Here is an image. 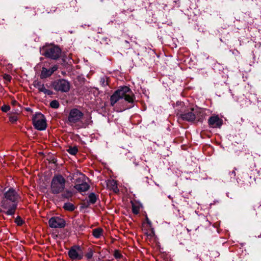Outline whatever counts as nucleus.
<instances>
[{
    "instance_id": "obj_1",
    "label": "nucleus",
    "mask_w": 261,
    "mask_h": 261,
    "mask_svg": "<svg viewBox=\"0 0 261 261\" xmlns=\"http://www.w3.org/2000/svg\"><path fill=\"white\" fill-rule=\"evenodd\" d=\"M19 199V195L13 188H9L5 192L1 206L6 210L5 213L7 215H13L15 214Z\"/></svg>"
},
{
    "instance_id": "obj_2",
    "label": "nucleus",
    "mask_w": 261,
    "mask_h": 261,
    "mask_svg": "<svg viewBox=\"0 0 261 261\" xmlns=\"http://www.w3.org/2000/svg\"><path fill=\"white\" fill-rule=\"evenodd\" d=\"M207 111L206 109L195 107L187 109L184 112L178 111L176 113V115L184 121L202 122L207 115Z\"/></svg>"
},
{
    "instance_id": "obj_3",
    "label": "nucleus",
    "mask_w": 261,
    "mask_h": 261,
    "mask_svg": "<svg viewBox=\"0 0 261 261\" xmlns=\"http://www.w3.org/2000/svg\"><path fill=\"white\" fill-rule=\"evenodd\" d=\"M84 113L80 110L74 108L71 109L68 117V123L77 129L86 128L90 124V119L84 120Z\"/></svg>"
},
{
    "instance_id": "obj_4",
    "label": "nucleus",
    "mask_w": 261,
    "mask_h": 261,
    "mask_svg": "<svg viewBox=\"0 0 261 261\" xmlns=\"http://www.w3.org/2000/svg\"><path fill=\"white\" fill-rule=\"evenodd\" d=\"M67 180L61 174H55L50 182V190L53 194H59L66 189Z\"/></svg>"
},
{
    "instance_id": "obj_5",
    "label": "nucleus",
    "mask_w": 261,
    "mask_h": 261,
    "mask_svg": "<svg viewBox=\"0 0 261 261\" xmlns=\"http://www.w3.org/2000/svg\"><path fill=\"white\" fill-rule=\"evenodd\" d=\"M42 54L45 57L53 59H58L61 54V50L57 46H48L42 49Z\"/></svg>"
},
{
    "instance_id": "obj_6",
    "label": "nucleus",
    "mask_w": 261,
    "mask_h": 261,
    "mask_svg": "<svg viewBox=\"0 0 261 261\" xmlns=\"http://www.w3.org/2000/svg\"><path fill=\"white\" fill-rule=\"evenodd\" d=\"M55 90L61 92H67L70 89V83L67 80L59 79L55 81L53 83Z\"/></svg>"
},
{
    "instance_id": "obj_7",
    "label": "nucleus",
    "mask_w": 261,
    "mask_h": 261,
    "mask_svg": "<svg viewBox=\"0 0 261 261\" xmlns=\"http://www.w3.org/2000/svg\"><path fill=\"white\" fill-rule=\"evenodd\" d=\"M33 123L35 128L39 130L45 129L46 121L44 116L41 113H36L33 117Z\"/></svg>"
},
{
    "instance_id": "obj_8",
    "label": "nucleus",
    "mask_w": 261,
    "mask_h": 261,
    "mask_svg": "<svg viewBox=\"0 0 261 261\" xmlns=\"http://www.w3.org/2000/svg\"><path fill=\"white\" fill-rule=\"evenodd\" d=\"M121 98H124L125 101L129 103H133L135 99V96L130 89L124 86L117 90Z\"/></svg>"
},
{
    "instance_id": "obj_9",
    "label": "nucleus",
    "mask_w": 261,
    "mask_h": 261,
    "mask_svg": "<svg viewBox=\"0 0 261 261\" xmlns=\"http://www.w3.org/2000/svg\"><path fill=\"white\" fill-rule=\"evenodd\" d=\"M68 255L72 260H81L84 256V253L82 248L79 246L72 247L68 251Z\"/></svg>"
},
{
    "instance_id": "obj_10",
    "label": "nucleus",
    "mask_w": 261,
    "mask_h": 261,
    "mask_svg": "<svg viewBox=\"0 0 261 261\" xmlns=\"http://www.w3.org/2000/svg\"><path fill=\"white\" fill-rule=\"evenodd\" d=\"M80 176L76 179L74 188L80 192L87 191L89 188V185L85 181V176L81 173H79Z\"/></svg>"
},
{
    "instance_id": "obj_11",
    "label": "nucleus",
    "mask_w": 261,
    "mask_h": 261,
    "mask_svg": "<svg viewBox=\"0 0 261 261\" xmlns=\"http://www.w3.org/2000/svg\"><path fill=\"white\" fill-rule=\"evenodd\" d=\"M49 226L51 228H62L65 226V222L64 219L59 217L51 218L48 221Z\"/></svg>"
},
{
    "instance_id": "obj_12",
    "label": "nucleus",
    "mask_w": 261,
    "mask_h": 261,
    "mask_svg": "<svg viewBox=\"0 0 261 261\" xmlns=\"http://www.w3.org/2000/svg\"><path fill=\"white\" fill-rule=\"evenodd\" d=\"M223 120L217 115L212 116L208 120V125L212 128H220L223 124Z\"/></svg>"
},
{
    "instance_id": "obj_13",
    "label": "nucleus",
    "mask_w": 261,
    "mask_h": 261,
    "mask_svg": "<svg viewBox=\"0 0 261 261\" xmlns=\"http://www.w3.org/2000/svg\"><path fill=\"white\" fill-rule=\"evenodd\" d=\"M34 86L40 92H43L45 94L50 95L52 93L51 91L46 89L44 85L42 84L41 82L35 81L34 83Z\"/></svg>"
},
{
    "instance_id": "obj_14",
    "label": "nucleus",
    "mask_w": 261,
    "mask_h": 261,
    "mask_svg": "<svg viewBox=\"0 0 261 261\" xmlns=\"http://www.w3.org/2000/svg\"><path fill=\"white\" fill-rule=\"evenodd\" d=\"M142 230L143 233L148 237L152 238L154 235V232L152 227H148L145 224H142Z\"/></svg>"
},
{
    "instance_id": "obj_15",
    "label": "nucleus",
    "mask_w": 261,
    "mask_h": 261,
    "mask_svg": "<svg viewBox=\"0 0 261 261\" xmlns=\"http://www.w3.org/2000/svg\"><path fill=\"white\" fill-rule=\"evenodd\" d=\"M132 211L134 214L137 215L139 213L141 204L138 202H132Z\"/></svg>"
},
{
    "instance_id": "obj_16",
    "label": "nucleus",
    "mask_w": 261,
    "mask_h": 261,
    "mask_svg": "<svg viewBox=\"0 0 261 261\" xmlns=\"http://www.w3.org/2000/svg\"><path fill=\"white\" fill-rule=\"evenodd\" d=\"M121 98L118 93V92L116 90L111 97L110 100L111 105L112 106H114V105Z\"/></svg>"
},
{
    "instance_id": "obj_17",
    "label": "nucleus",
    "mask_w": 261,
    "mask_h": 261,
    "mask_svg": "<svg viewBox=\"0 0 261 261\" xmlns=\"http://www.w3.org/2000/svg\"><path fill=\"white\" fill-rule=\"evenodd\" d=\"M53 73H51L50 69H48L46 68L43 67L41 71V77L42 79L46 78L50 76Z\"/></svg>"
},
{
    "instance_id": "obj_18",
    "label": "nucleus",
    "mask_w": 261,
    "mask_h": 261,
    "mask_svg": "<svg viewBox=\"0 0 261 261\" xmlns=\"http://www.w3.org/2000/svg\"><path fill=\"white\" fill-rule=\"evenodd\" d=\"M103 234V229L101 228H96L93 230L92 234L97 239L100 238Z\"/></svg>"
},
{
    "instance_id": "obj_19",
    "label": "nucleus",
    "mask_w": 261,
    "mask_h": 261,
    "mask_svg": "<svg viewBox=\"0 0 261 261\" xmlns=\"http://www.w3.org/2000/svg\"><path fill=\"white\" fill-rule=\"evenodd\" d=\"M62 193V197L64 198L69 199L73 196V192L69 190H64Z\"/></svg>"
},
{
    "instance_id": "obj_20",
    "label": "nucleus",
    "mask_w": 261,
    "mask_h": 261,
    "mask_svg": "<svg viewBox=\"0 0 261 261\" xmlns=\"http://www.w3.org/2000/svg\"><path fill=\"white\" fill-rule=\"evenodd\" d=\"M63 207L65 210L72 211L74 210L75 207L73 204L70 202H67L64 204Z\"/></svg>"
},
{
    "instance_id": "obj_21",
    "label": "nucleus",
    "mask_w": 261,
    "mask_h": 261,
    "mask_svg": "<svg viewBox=\"0 0 261 261\" xmlns=\"http://www.w3.org/2000/svg\"><path fill=\"white\" fill-rule=\"evenodd\" d=\"M88 199L90 203L93 204L96 202V197L94 193H90L88 196Z\"/></svg>"
},
{
    "instance_id": "obj_22",
    "label": "nucleus",
    "mask_w": 261,
    "mask_h": 261,
    "mask_svg": "<svg viewBox=\"0 0 261 261\" xmlns=\"http://www.w3.org/2000/svg\"><path fill=\"white\" fill-rule=\"evenodd\" d=\"M50 106L52 108L57 109L59 107L60 104L57 100H54L50 102Z\"/></svg>"
},
{
    "instance_id": "obj_23",
    "label": "nucleus",
    "mask_w": 261,
    "mask_h": 261,
    "mask_svg": "<svg viewBox=\"0 0 261 261\" xmlns=\"http://www.w3.org/2000/svg\"><path fill=\"white\" fill-rule=\"evenodd\" d=\"M67 151L70 154L75 155L77 152L78 149L76 147H70Z\"/></svg>"
},
{
    "instance_id": "obj_24",
    "label": "nucleus",
    "mask_w": 261,
    "mask_h": 261,
    "mask_svg": "<svg viewBox=\"0 0 261 261\" xmlns=\"http://www.w3.org/2000/svg\"><path fill=\"white\" fill-rule=\"evenodd\" d=\"M114 255L116 258H121L122 257V255L121 252L118 250H115L114 252Z\"/></svg>"
},
{
    "instance_id": "obj_25",
    "label": "nucleus",
    "mask_w": 261,
    "mask_h": 261,
    "mask_svg": "<svg viewBox=\"0 0 261 261\" xmlns=\"http://www.w3.org/2000/svg\"><path fill=\"white\" fill-rule=\"evenodd\" d=\"M146 223H143V224H145V226L148 227H152V223L149 220L148 218L147 217H146Z\"/></svg>"
},
{
    "instance_id": "obj_26",
    "label": "nucleus",
    "mask_w": 261,
    "mask_h": 261,
    "mask_svg": "<svg viewBox=\"0 0 261 261\" xmlns=\"http://www.w3.org/2000/svg\"><path fill=\"white\" fill-rule=\"evenodd\" d=\"M10 109V107L8 105H4L2 107V110L4 112H7L8 111H9Z\"/></svg>"
},
{
    "instance_id": "obj_27",
    "label": "nucleus",
    "mask_w": 261,
    "mask_h": 261,
    "mask_svg": "<svg viewBox=\"0 0 261 261\" xmlns=\"http://www.w3.org/2000/svg\"><path fill=\"white\" fill-rule=\"evenodd\" d=\"M15 222L18 225H21L23 224V221L20 217H17L15 219Z\"/></svg>"
},
{
    "instance_id": "obj_28",
    "label": "nucleus",
    "mask_w": 261,
    "mask_h": 261,
    "mask_svg": "<svg viewBox=\"0 0 261 261\" xmlns=\"http://www.w3.org/2000/svg\"><path fill=\"white\" fill-rule=\"evenodd\" d=\"M4 79L7 82H9L11 81L12 77L10 75L5 74L4 75Z\"/></svg>"
},
{
    "instance_id": "obj_29",
    "label": "nucleus",
    "mask_w": 261,
    "mask_h": 261,
    "mask_svg": "<svg viewBox=\"0 0 261 261\" xmlns=\"http://www.w3.org/2000/svg\"><path fill=\"white\" fill-rule=\"evenodd\" d=\"M10 121L12 122H15L17 120V117L16 116H12L10 117Z\"/></svg>"
},
{
    "instance_id": "obj_30",
    "label": "nucleus",
    "mask_w": 261,
    "mask_h": 261,
    "mask_svg": "<svg viewBox=\"0 0 261 261\" xmlns=\"http://www.w3.org/2000/svg\"><path fill=\"white\" fill-rule=\"evenodd\" d=\"M58 67L57 65L53 66L51 68H50L51 73H53L55 71L57 70Z\"/></svg>"
},
{
    "instance_id": "obj_31",
    "label": "nucleus",
    "mask_w": 261,
    "mask_h": 261,
    "mask_svg": "<svg viewBox=\"0 0 261 261\" xmlns=\"http://www.w3.org/2000/svg\"><path fill=\"white\" fill-rule=\"evenodd\" d=\"M93 256V253L92 252H89L88 253H87L86 254V257L88 258V259H90Z\"/></svg>"
},
{
    "instance_id": "obj_32",
    "label": "nucleus",
    "mask_w": 261,
    "mask_h": 261,
    "mask_svg": "<svg viewBox=\"0 0 261 261\" xmlns=\"http://www.w3.org/2000/svg\"><path fill=\"white\" fill-rule=\"evenodd\" d=\"M237 170L236 168H234V170L231 172V175H232L233 177L236 176V170Z\"/></svg>"
}]
</instances>
